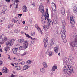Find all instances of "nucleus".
Wrapping results in <instances>:
<instances>
[{
  "label": "nucleus",
  "mask_w": 77,
  "mask_h": 77,
  "mask_svg": "<svg viewBox=\"0 0 77 77\" xmlns=\"http://www.w3.org/2000/svg\"><path fill=\"white\" fill-rule=\"evenodd\" d=\"M63 71L65 74L67 73L68 75H70L73 72V69L71 66L66 65L63 67Z\"/></svg>",
  "instance_id": "nucleus-1"
},
{
  "label": "nucleus",
  "mask_w": 77,
  "mask_h": 77,
  "mask_svg": "<svg viewBox=\"0 0 77 77\" xmlns=\"http://www.w3.org/2000/svg\"><path fill=\"white\" fill-rule=\"evenodd\" d=\"M49 18V14H48V9H46L45 12V19L46 20H48L49 23H51L50 20H48Z\"/></svg>",
  "instance_id": "nucleus-2"
},
{
  "label": "nucleus",
  "mask_w": 77,
  "mask_h": 77,
  "mask_svg": "<svg viewBox=\"0 0 77 77\" xmlns=\"http://www.w3.org/2000/svg\"><path fill=\"white\" fill-rule=\"evenodd\" d=\"M62 34L61 35V37L64 43H66L67 41H66V36H65V33H66V31L65 32V31H61Z\"/></svg>",
  "instance_id": "nucleus-3"
},
{
  "label": "nucleus",
  "mask_w": 77,
  "mask_h": 77,
  "mask_svg": "<svg viewBox=\"0 0 77 77\" xmlns=\"http://www.w3.org/2000/svg\"><path fill=\"white\" fill-rule=\"evenodd\" d=\"M75 42H71L70 43L71 45L73 47H77V36L75 38Z\"/></svg>",
  "instance_id": "nucleus-4"
},
{
  "label": "nucleus",
  "mask_w": 77,
  "mask_h": 77,
  "mask_svg": "<svg viewBox=\"0 0 77 77\" xmlns=\"http://www.w3.org/2000/svg\"><path fill=\"white\" fill-rule=\"evenodd\" d=\"M62 26H63V29L61 31V32H65L66 30V23L65 20H63L62 22Z\"/></svg>",
  "instance_id": "nucleus-5"
},
{
  "label": "nucleus",
  "mask_w": 77,
  "mask_h": 77,
  "mask_svg": "<svg viewBox=\"0 0 77 77\" xmlns=\"http://www.w3.org/2000/svg\"><path fill=\"white\" fill-rule=\"evenodd\" d=\"M39 10L42 14L44 13V7L42 4H41L39 7Z\"/></svg>",
  "instance_id": "nucleus-6"
},
{
  "label": "nucleus",
  "mask_w": 77,
  "mask_h": 77,
  "mask_svg": "<svg viewBox=\"0 0 77 77\" xmlns=\"http://www.w3.org/2000/svg\"><path fill=\"white\" fill-rule=\"evenodd\" d=\"M48 37H46L45 38L43 42H44V47H46L47 46V43H48Z\"/></svg>",
  "instance_id": "nucleus-7"
},
{
  "label": "nucleus",
  "mask_w": 77,
  "mask_h": 77,
  "mask_svg": "<svg viewBox=\"0 0 77 77\" xmlns=\"http://www.w3.org/2000/svg\"><path fill=\"white\" fill-rule=\"evenodd\" d=\"M7 40V38L5 37V36L2 35L0 36V42H2L3 41H6Z\"/></svg>",
  "instance_id": "nucleus-8"
},
{
  "label": "nucleus",
  "mask_w": 77,
  "mask_h": 77,
  "mask_svg": "<svg viewBox=\"0 0 77 77\" xmlns=\"http://www.w3.org/2000/svg\"><path fill=\"white\" fill-rule=\"evenodd\" d=\"M51 6L52 8V10L54 12H56V4L54 3H52L51 5Z\"/></svg>",
  "instance_id": "nucleus-9"
},
{
  "label": "nucleus",
  "mask_w": 77,
  "mask_h": 77,
  "mask_svg": "<svg viewBox=\"0 0 77 77\" xmlns=\"http://www.w3.org/2000/svg\"><path fill=\"white\" fill-rule=\"evenodd\" d=\"M2 72L4 74H6L8 72V70L6 67H4L2 70Z\"/></svg>",
  "instance_id": "nucleus-10"
},
{
  "label": "nucleus",
  "mask_w": 77,
  "mask_h": 77,
  "mask_svg": "<svg viewBox=\"0 0 77 77\" xmlns=\"http://www.w3.org/2000/svg\"><path fill=\"white\" fill-rule=\"evenodd\" d=\"M41 22L42 24H44L45 23V16L42 15L41 16Z\"/></svg>",
  "instance_id": "nucleus-11"
},
{
  "label": "nucleus",
  "mask_w": 77,
  "mask_h": 77,
  "mask_svg": "<svg viewBox=\"0 0 77 77\" xmlns=\"http://www.w3.org/2000/svg\"><path fill=\"white\" fill-rule=\"evenodd\" d=\"M28 45H29V42H28L27 41H25L24 42V43L23 47L24 48H27V47H28Z\"/></svg>",
  "instance_id": "nucleus-12"
},
{
  "label": "nucleus",
  "mask_w": 77,
  "mask_h": 77,
  "mask_svg": "<svg viewBox=\"0 0 77 77\" xmlns=\"http://www.w3.org/2000/svg\"><path fill=\"white\" fill-rule=\"evenodd\" d=\"M22 11L23 12H26L27 11V7L26 6H23L22 7Z\"/></svg>",
  "instance_id": "nucleus-13"
},
{
  "label": "nucleus",
  "mask_w": 77,
  "mask_h": 77,
  "mask_svg": "<svg viewBox=\"0 0 77 77\" xmlns=\"http://www.w3.org/2000/svg\"><path fill=\"white\" fill-rule=\"evenodd\" d=\"M12 50L13 53L17 54V51L18 50V48H15L13 49Z\"/></svg>",
  "instance_id": "nucleus-14"
},
{
  "label": "nucleus",
  "mask_w": 77,
  "mask_h": 77,
  "mask_svg": "<svg viewBox=\"0 0 77 77\" xmlns=\"http://www.w3.org/2000/svg\"><path fill=\"white\" fill-rule=\"evenodd\" d=\"M15 69L16 70L19 71L20 70H21V67L20 66H15Z\"/></svg>",
  "instance_id": "nucleus-15"
},
{
  "label": "nucleus",
  "mask_w": 77,
  "mask_h": 77,
  "mask_svg": "<svg viewBox=\"0 0 77 77\" xmlns=\"http://www.w3.org/2000/svg\"><path fill=\"white\" fill-rule=\"evenodd\" d=\"M30 67V66L26 65L24 66L23 68V70H26V69H27L28 68H29Z\"/></svg>",
  "instance_id": "nucleus-16"
},
{
  "label": "nucleus",
  "mask_w": 77,
  "mask_h": 77,
  "mask_svg": "<svg viewBox=\"0 0 77 77\" xmlns=\"http://www.w3.org/2000/svg\"><path fill=\"white\" fill-rule=\"evenodd\" d=\"M57 66L56 65H54L52 67V69L53 71H55L56 69H57Z\"/></svg>",
  "instance_id": "nucleus-17"
},
{
  "label": "nucleus",
  "mask_w": 77,
  "mask_h": 77,
  "mask_svg": "<svg viewBox=\"0 0 77 77\" xmlns=\"http://www.w3.org/2000/svg\"><path fill=\"white\" fill-rule=\"evenodd\" d=\"M8 45H13V42L12 40H10L7 43Z\"/></svg>",
  "instance_id": "nucleus-18"
},
{
  "label": "nucleus",
  "mask_w": 77,
  "mask_h": 77,
  "mask_svg": "<svg viewBox=\"0 0 77 77\" xmlns=\"http://www.w3.org/2000/svg\"><path fill=\"white\" fill-rule=\"evenodd\" d=\"M61 12V14H62V15H64L65 14V11L64 8H62Z\"/></svg>",
  "instance_id": "nucleus-19"
},
{
  "label": "nucleus",
  "mask_w": 77,
  "mask_h": 77,
  "mask_svg": "<svg viewBox=\"0 0 77 77\" xmlns=\"http://www.w3.org/2000/svg\"><path fill=\"white\" fill-rule=\"evenodd\" d=\"M18 41L20 43H23L24 42V39H19Z\"/></svg>",
  "instance_id": "nucleus-20"
},
{
  "label": "nucleus",
  "mask_w": 77,
  "mask_h": 77,
  "mask_svg": "<svg viewBox=\"0 0 77 77\" xmlns=\"http://www.w3.org/2000/svg\"><path fill=\"white\" fill-rule=\"evenodd\" d=\"M43 29L45 30L46 31L48 29V27L46 25H45L43 26Z\"/></svg>",
  "instance_id": "nucleus-21"
},
{
  "label": "nucleus",
  "mask_w": 77,
  "mask_h": 77,
  "mask_svg": "<svg viewBox=\"0 0 77 77\" xmlns=\"http://www.w3.org/2000/svg\"><path fill=\"white\" fill-rule=\"evenodd\" d=\"M73 12L74 13H77V7L76 6H75L74 7V9H73Z\"/></svg>",
  "instance_id": "nucleus-22"
},
{
  "label": "nucleus",
  "mask_w": 77,
  "mask_h": 77,
  "mask_svg": "<svg viewBox=\"0 0 77 77\" xmlns=\"http://www.w3.org/2000/svg\"><path fill=\"white\" fill-rule=\"evenodd\" d=\"M58 50H59V49H58V48L57 47H55L54 48V51H55V52L56 53H57L58 52Z\"/></svg>",
  "instance_id": "nucleus-23"
},
{
  "label": "nucleus",
  "mask_w": 77,
  "mask_h": 77,
  "mask_svg": "<svg viewBox=\"0 0 77 77\" xmlns=\"http://www.w3.org/2000/svg\"><path fill=\"white\" fill-rule=\"evenodd\" d=\"M58 20L57 19H54L53 22L52 23V25L53 24V23L54 24H56V23H57V21Z\"/></svg>",
  "instance_id": "nucleus-24"
},
{
  "label": "nucleus",
  "mask_w": 77,
  "mask_h": 77,
  "mask_svg": "<svg viewBox=\"0 0 77 77\" xmlns=\"http://www.w3.org/2000/svg\"><path fill=\"white\" fill-rule=\"evenodd\" d=\"M50 42L51 45H53L54 42V39L52 38L50 41Z\"/></svg>",
  "instance_id": "nucleus-25"
},
{
  "label": "nucleus",
  "mask_w": 77,
  "mask_h": 77,
  "mask_svg": "<svg viewBox=\"0 0 77 77\" xmlns=\"http://www.w3.org/2000/svg\"><path fill=\"white\" fill-rule=\"evenodd\" d=\"M40 71L41 72H45V69H44V68H41L40 69Z\"/></svg>",
  "instance_id": "nucleus-26"
},
{
  "label": "nucleus",
  "mask_w": 77,
  "mask_h": 77,
  "mask_svg": "<svg viewBox=\"0 0 77 77\" xmlns=\"http://www.w3.org/2000/svg\"><path fill=\"white\" fill-rule=\"evenodd\" d=\"M43 65L44 67H45V68H47V67L48 66H47V64L45 62L43 63Z\"/></svg>",
  "instance_id": "nucleus-27"
},
{
  "label": "nucleus",
  "mask_w": 77,
  "mask_h": 77,
  "mask_svg": "<svg viewBox=\"0 0 77 77\" xmlns=\"http://www.w3.org/2000/svg\"><path fill=\"white\" fill-rule=\"evenodd\" d=\"M70 22L72 25H74L75 24V22L74 21V20H70Z\"/></svg>",
  "instance_id": "nucleus-28"
},
{
  "label": "nucleus",
  "mask_w": 77,
  "mask_h": 77,
  "mask_svg": "<svg viewBox=\"0 0 77 77\" xmlns=\"http://www.w3.org/2000/svg\"><path fill=\"white\" fill-rule=\"evenodd\" d=\"M20 31L18 29H15L14 30V32L15 33H18Z\"/></svg>",
  "instance_id": "nucleus-29"
},
{
  "label": "nucleus",
  "mask_w": 77,
  "mask_h": 77,
  "mask_svg": "<svg viewBox=\"0 0 77 77\" xmlns=\"http://www.w3.org/2000/svg\"><path fill=\"white\" fill-rule=\"evenodd\" d=\"M35 26L36 28L38 30H41V28L39 27V26H38V25H35Z\"/></svg>",
  "instance_id": "nucleus-30"
},
{
  "label": "nucleus",
  "mask_w": 77,
  "mask_h": 77,
  "mask_svg": "<svg viewBox=\"0 0 77 77\" xmlns=\"http://www.w3.org/2000/svg\"><path fill=\"white\" fill-rule=\"evenodd\" d=\"M5 13V11H4L3 10L2 11H1L0 13V14L1 15H2L3 14H4Z\"/></svg>",
  "instance_id": "nucleus-31"
},
{
  "label": "nucleus",
  "mask_w": 77,
  "mask_h": 77,
  "mask_svg": "<svg viewBox=\"0 0 77 77\" xmlns=\"http://www.w3.org/2000/svg\"><path fill=\"white\" fill-rule=\"evenodd\" d=\"M25 35L27 38H31V36L29 35L28 34H27L26 33H25Z\"/></svg>",
  "instance_id": "nucleus-32"
},
{
  "label": "nucleus",
  "mask_w": 77,
  "mask_h": 77,
  "mask_svg": "<svg viewBox=\"0 0 77 77\" xmlns=\"http://www.w3.org/2000/svg\"><path fill=\"white\" fill-rule=\"evenodd\" d=\"M31 36H35V32H32L31 34Z\"/></svg>",
  "instance_id": "nucleus-33"
},
{
  "label": "nucleus",
  "mask_w": 77,
  "mask_h": 77,
  "mask_svg": "<svg viewBox=\"0 0 77 77\" xmlns=\"http://www.w3.org/2000/svg\"><path fill=\"white\" fill-rule=\"evenodd\" d=\"M7 9V7L6 6H5L3 7V10L4 11H6V10Z\"/></svg>",
  "instance_id": "nucleus-34"
},
{
  "label": "nucleus",
  "mask_w": 77,
  "mask_h": 77,
  "mask_svg": "<svg viewBox=\"0 0 77 77\" xmlns=\"http://www.w3.org/2000/svg\"><path fill=\"white\" fill-rule=\"evenodd\" d=\"M5 19V18L4 17H2L1 18V22H3V20Z\"/></svg>",
  "instance_id": "nucleus-35"
},
{
  "label": "nucleus",
  "mask_w": 77,
  "mask_h": 77,
  "mask_svg": "<svg viewBox=\"0 0 77 77\" xmlns=\"http://www.w3.org/2000/svg\"><path fill=\"white\" fill-rule=\"evenodd\" d=\"M48 56H52V53L51 52H49L48 53Z\"/></svg>",
  "instance_id": "nucleus-36"
},
{
  "label": "nucleus",
  "mask_w": 77,
  "mask_h": 77,
  "mask_svg": "<svg viewBox=\"0 0 77 77\" xmlns=\"http://www.w3.org/2000/svg\"><path fill=\"white\" fill-rule=\"evenodd\" d=\"M5 51H6L7 50H9V46L7 47L5 49Z\"/></svg>",
  "instance_id": "nucleus-37"
},
{
  "label": "nucleus",
  "mask_w": 77,
  "mask_h": 77,
  "mask_svg": "<svg viewBox=\"0 0 77 77\" xmlns=\"http://www.w3.org/2000/svg\"><path fill=\"white\" fill-rule=\"evenodd\" d=\"M19 49L20 50H23V47L22 46H20L19 47Z\"/></svg>",
  "instance_id": "nucleus-38"
},
{
  "label": "nucleus",
  "mask_w": 77,
  "mask_h": 77,
  "mask_svg": "<svg viewBox=\"0 0 77 77\" xmlns=\"http://www.w3.org/2000/svg\"><path fill=\"white\" fill-rule=\"evenodd\" d=\"M70 17V21L71 20H74V19H73V16H72L71 15Z\"/></svg>",
  "instance_id": "nucleus-39"
},
{
  "label": "nucleus",
  "mask_w": 77,
  "mask_h": 77,
  "mask_svg": "<svg viewBox=\"0 0 77 77\" xmlns=\"http://www.w3.org/2000/svg\"><path fill=\"white\" fill-rule=\"evenodd\" d=\"M27 63H28V64L31 63H32V61L30 60H28L27 61Z\"/></svg>",
  "instance_id": "nucleus-40"
},
{
  "label": "nucleus",
  "mask_w": 77,
  "mask_h": 77,
  "mask_svg": "<svg viewBox=\"0 0 77 77\" xmlns=\"http://www.w3.org/2000/svg\"><path fill=\"white\" fill-rule=\"evenodd\" d=\"M24 29L25 30H27L28 29V27L26 26L24 28Z\"/></svg>",
  "instance_id": "nucleus-41"
},
{
  "label": "nucleus",
  "mask_w": 77,
  "mask_h": 77,
  "mask_svg": "<svg viewBox=\"0 0 77 77\" xmlns=\"http://www.w3.org/2000/svg\"><path fill=\"white\" fill-rule=\"evenodd\" d=\"M15 2H16V3H19V0H14Z\"/></svg>",
  "instance_id": "nucleus-42"
},
{
  "label": "nucleus",
  "mask_w": 77,
  "mask_h": 77,
  "mask_svg": "<svg viewBox=\"0 0 77 77\" xmlns=\"http://www.w3.org/2000/svg\"><path fill=\"white\" fill-rule=\"evenodd\" d=\"M13 22H14L15 23H17V21L15 19L13 20Z\"/></svg>",
  "instance_id": "nucleus-43"
},
{
  "label": "nucleus",
  "mask_w": 77,
  "mask_h": 77,
  "mask_svg": "<svg viewBox=\"0 0 77 77\" xmlns=\"http://www.w3.org/2000/svg\"><path fill=\"white\" fill-rule=\"evenodd\" d=\"M26 53L24 52L23 54H22L21 56H24V55H26Z\"/></svg>",
  "instance_id": "nucleus-44"
},
{
  "label": "nucleus",
  "mask_w": 77,
  "mask_h": 77,
  "mask_svg": "<svg viewBox=\"0 0 77 77\" xmlns=\"http://www.w3.org/2000/svg\"><path fill=\"white\" fill-rule=\"evenodd\" d=\"M39 30H40V32L42 35L43 32L41 31V29H39Z\"/></svg>",
  "instance_id": "nucleus-45"
},
{
  "label": "nucleus",
  "mask_w": 77,
  "mask_h": 77,
  "mask_svg": "<svg viewBox=\"0 0 77 77\" xmlns=\"http://www.w3.org/2000/svg\"><path fill=\"white\" fill-rule=\"evenodd\" d=\"M31 39L32 40H34V41H35V40H36V39H35V38H32V37H31Z\"/></svg>",
  "instance_id": "nucleus-46"
},
{
  "label": "nucleus",
  "mask_w": 77,
  "mask_h": 77,
  "mask_svg": "<svg viewBox=\"0 0 77 77\" xmlns=\"http://www.w3.org/2000/svg\"><path fill=\"white\" fill-rule=\"evenodd\" d=\"M11 77H15V75L13 74H11Z\"/></svg>",
  "instance_id": "nucleus-47"
},
{
  "label": "nucleus",
  "mask_w": 77,
  "mask_h": 77,
  "mask_svg": "<svg viewBox=\"0 0 77 77\" xmlns=\"http://www.w3.org/2000/svg\"><path fill=\"white\" fill-rule=\"evenodd\" d=\"M11 27V24L9 25L8 26V28H10Z\"/></svg>",
  "instance_id": "nucleus-48"
},
{
  "label": "nucleus",
  "mask_w": 77,
  "mask_h": 77,
  "mask_svg": "<svg viewBox=\"0 0 77 77\" xmlns=\"http://www.w3.org/2000/svg\"><path fill=\"white\" fill-rule=\"evenodd\" d=\"M32 6H35V3H32Z\"/></svg>",
  "instance_id": "nucleus-49"
},
{
  "label": "nucleus",
  "mask_w": 77,
  "mask_h": 77,
  "mask_svg": "<svg viewBox=\"0 0 77 77\" xmlns=\"http://www.w3.org/2000/svg\"><path fill=\"white\" fill-rule=\"evenodd\" d=\"M21 34H22V35H24V34H25V33H24V32H21Z\"/></svg>",
  "instance_id": "nucleus-50"
},
{
  "label": "nucleus",
  "mask_w": 77,
  "mask_h": 77,
  "mask_svg": "<svg viewBox=\"0 0 77 77\" xmlns=\"http://www.w3.org/2000/svg\"><path fill=\"white\" fill-rule=\"evenodd\" d=\"M21 60H22L21 59H20L18 60V62H21Z\"/></svg>",
  "instance_id": "nucleus-51"
},
{
  "label": "nucleus",
  "mask_w": 77,
  "mask_h": 77,
  "mask_svg": "<svg viewBox=\"0 0 77 77\" xmlns=\"http://www.w3.org/2000/svg\"><path fill=\"white\" fill-rule=\"evenodd\" d=\"M18 7V4H17L16 5V8L17 9Z\"/></svg>",
  "instance_id": "nucleus-52"
},
{
  "label": "nucleus",
  "mask_w": 77,
  "mask_h": 77,
  "mask_svg": "<svg viewBox=\"0 0 77 77\" xmlns=\"http://www.w3.org/2000/svg\"><path fill=\"white\" fill-rule=\"evenodd\" d=\"M21 64H22V65H24V61H23L21 63Z\"/></svg>",
  "instance_id": "nucleus-53"
},
{
  "label": "nucleus",
  "mask_w": 77,
  "mask_h": 77,
  "mask_svg": "<svg viewBox=\"0 0 77 77\" xmlns=\"http://www.w3.org/2000/svg\"><path fill=\"white\" fill-rule=\"evenodd\" d=\"M18 15H19V16H20V17H21V16H22V14H18Z\"/></svg>",
  "instance_id": "nucleus-54"
},
{
  "label": "nucleus",
  "mask_w": 77,
  "mask_h": 77,
  "mask_svg": "<svg viewBox=\"0 0 77 77\" xmlns=\"http://www.w3.org/2000/svg\"><path fill=\"white\" fill-rule=\"evenodd\" d=\"M6 2H10V0H6Z\"/></svg>",
  "instance_id": "nucleus-55"
},
{
  "label": "nucleus",
  "mask_w": 77,
  "mask_h": 77,
  "mask_svg": "<svg viewBox=\"0 0 77 77\" xmlns=\"http://www.w3.org/2000/svg\"><path fill=\"white\" fill-rule=\"evenodd\" d=\"M2 64V62L0 60V65Z\"/></svg>",
  "instance_id": "nucleus-56"
},
{
  "label": "nucleus",
  "mask_w": 77,
  "mask_h": 77,
  "mask_svg": "<svg viewBox=\"0 0 77 77\" xmlns=\"http://www.w3.org/2000/svg\"><path fill=\"white\" fill-rule=\"evenodd\" d=\"M8 59H9L10 60H11V57H8Z\"/></svg>",
  "instance_id": "nucleus-57"
},
{
  "label": "nucleus",
  "mask_w": 77,
  "mask_h": 77,
  "mask_svg": "<svg viewBox=\"0 0 77 77\" xmlns=\"http://www.w3.org/2000/svg\"><path fill=\"white\" fill-rule=\"evenodd\" d=\"M0 51H1V52H3V51L2 50V49H0Z\"/></svg>",
  "instance_id": "nucleus-58"
},
{
  "label": "nucleus",
  "mask_w": 77,
  "mask_h": 77,
  "mask_svg": "<svg viewBox=\"0 0 77 77\" xmlns=\"http://www.w3.org/2000/svg\"><path fill=\"white\" fill-rule=\"evenodd\" d=\"M2 75V73L0 72V75Z\"/></svg>",
  "instance_id": "nucleus-59"
},
{
  "label": "nucleus",
  "mask_w": 77,
  "mask_h": 77,
  "mask_svg": "<svg viewBox=\"0 0 77 77\" xmlns=\"http://www.w3.org/2000/svg\"><path fill=\"white\" fill-rule=\"evenodd\" d=\"M18 63H14V65H18Z\"/></svg>",
  "instance_id": "nucleus-60"
},
{
  "label": "nucleus",
  "mask_w": 77,
  "mask_h": 77,
  "mask_svg": "<svg viewBox=\"0 0 77 77\" xmlns=\"http://www.w3.org/2000/svg\"><path fill=\"white\" fill-rule=\"evenodd\" d=\"M50 0H47V3H48V2H49V1Z\"/></svg>",
  "instance_id": "nucleus-61"
},
{
  "label": "nucleus",
  "mask_w": 77,
  "mask_h": 77,
  "mask_svg": "<svg viewBox=\"0 0 77 77\" xmlns=\"http://www.w3.org/2000/svg\"><path fill=\"white\" fill-rule=\"evenodd\" d=\"M11 65H12L13 66H14V64L11 63Z\"/></svg>",
  "instance_id": "nucleus-62"
},
{
  "label": "nucleus",
  "mask_w": 77,
  "mask_h": 77,
  "mask_svg": "<svg viewBox=\"0 0 77 77\" xmlns=\"http://www.w3.org/2000/svg\"><path fill=\"white\" fill-rule=\"evenodd\" d=\"M19 44H17V45H16V46H17L18 47V46H19Z\"/></svg>",
  "instance_id": "nucleus-63"
},
{
  "label": "nucleus",
  "mask_w": 77,
  "mask_h": 77,
  "mask_svg": "<svg viewBox=\"0 0 77 77\" xmlns=\"http://www.w3.org/2000/svg\"><path fill=\"white\" fill-rule=\"evenodd\" d=\"M29 21H30V23H32V20H29Z\"/></svg>",
  "instance_id": "nucleus-64"
}]
</instances>
